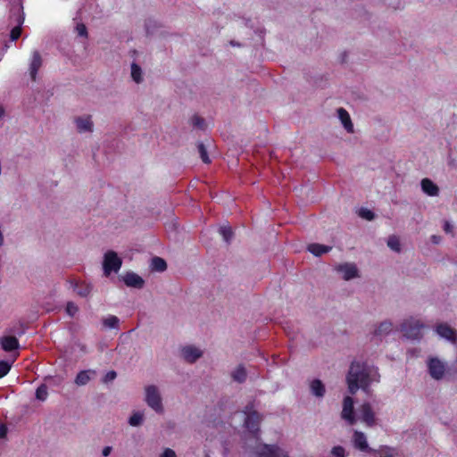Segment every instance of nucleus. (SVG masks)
Here are the masks:
<instances>
[{"label": "nucleus", "mask_w": 457, "mask_h": 457, "mask_svg": "<svg viewBox=\"0 0 457 457\" xmlns=\"http://www.w3.org/2000/svg\"><path fill=\"white\" fill-rule=\"evenodd\" d=\"M379 377L377 368L353 361L346 377L349 392L354 395L359 388H361L364 392L369 393L370 383L378 382Z\"/></svg>", "instance_id": "nucleus-1"}, {"label": "nucleus", "mask_w": 457, "mask_h": 457, "mask_svg": "<svg viewBox=\"0 0 457 457\" xmlns=\"http://www.w3.org/2000/svg\"><path fill=\"white\" fill-rule=\"evenodd\" d=\"M10 21L14 25L10 33L11 40H17L21 34V25L24 22V13L22 11V5L17 3L14 6H12L10 11Z\"/></svg>", "instance_id": "nucleus-2"}, {"label": "nucleus", "mask_w": 457, "mask_h": 457, "mask_svg": "<svg viewBox=\"0 0 457 457\" xmlns=\"http://www.w3.org/2000/svg\"><path fill=\"white\" fill-rule=\"evenodd\" d=\"M423 325L420 320L413 318L405 320L403 324L401 330L403 336L410 339H420L421 337V328Z\"/></svg>", "instance_id": "nucleus-3"}, {"label": "nucleus", "mask_w": 457, "mask_h": 457, "mask_svg": "<svg viewBox=\"0 0 457 457\" xmlns=\"http://www.w3.org/2000/svg\"><path fill=\"white\" fill-rule=\"evenodd\" d=\"M121 263V259L115 252L108 251L104 254L103 262L104 274L108 276L111 272H117L120 269Z\"/></svg>", "instance_id": "nucleus-4"}, {"label": "nucleus", "mask_w": 457, "mask_h": 457, "mask_svg": "<svg viewBox=\"0 0 457 457\" xmlns=\"http://www.w3.org/2000/svg\"><path fill=\"white\" fill-rule=\"evenodd\" d=\"M145 400L147 404L155 411H162V399L156 386H149L145 388Z\"/></svg>", "instance_id": "nucleus-5"}, {"label": "nucleus", "mask_w": 457, "mask_h": 457, "mask_svg": "<svg viewBox=\"0 0 457 457\" xmlns=\"http://www.w3.org/2000/svg\"><path fill=\"white\" fill-rule=\"evenodd\" d=\"M258 457H288L287 453L274 445H262L256 449Z\"/></svg>", "instance_id": "nucleus-6"}, {"label": "nucleus", "mask_w": 457, "mask_h": 457, "mask_svg": "<svg viewBox=\"0 0 457 457\" xmlns=\"http://www.w3.org/2000/svg\"><path fill=\"white\" fill-rule=\"evenodd\" d=\"M341 417L349 425L356 423L357 419L354 415L353 400L351 396H345L344 398Z\"/></svg>", "instance_id": "nucleus-7"}, {"label": "nucleus", "mask_w": 457, "mask_h": 457, "mask_svg": "<svg viewBox=\"0 0 457 457\" xmlns=\"http://www.w3.org/2000/svg\"><path fill=\"white\" fill-rule=\"evenodd\" d=\"M359 419L364 422L368 427H373L376 424L375 412L370 403H362L359 409Z\"/></svg>", "instance_id": "nucleus-8"}, {"label": "nucleus", "mask_w": 457, "mask_h": 457, "mask_svg": "<svg viewBox=\"0 0 457 457\" xmlns=\"http://www.w3.org/2000/svg\"><path fill=\"white\" fill-rule=\"evenodd\" d=\"M428 367L429 374L433 378L439 380L444 377L445 372V366L437 358L429 359Z\"/></svg>", "instance_id": "nucleus-9"}, {"label": "nucleus", "mask_w": 457, "mask_h": 457, "mask_svg": "<svg viewBox=\"0 0 457 457\" xmlns=\"http://www.w3.org/2000/svg\"><path fill=\"white\" fill-rule=\"evenodd\" d=\"M353 442L354 447L361 452L372 453V451L375 450L369 447L366 436L363 432L355 430L353 436Z\"/></svg>", "instance_id": "nucleus-10"}, {"label": "nucleus", "mask_w": 457, "mask_h": 457, "mask_svg": "<svg viewBox=\"0 0 457 457\" xmlns=\"http://www.w3.org/2000/svg\"><path fill=\"white\" fill-rule=\"evenodd\" d=\"M436 333L452 343L457 342V331L447 324H439L436 327Z\"/></svg>", "instance_id": "nucleus-11"}, {"label": "nucleus", "mask_w": 457, "mask_h": 457, "mask_svg": "<svg viewBox=\"0 0 457 457\" xmlns=\"http://www.w3.org/2000/svg\"><path fill=\"white\" fill-rule=\"evenodd\" d=\"M260 421L261 417L259 413L256 411H252L247 414L245 420V425L250 432L256 433L259 431Z\"/></svg>", "instance_id": "nucleus-12"}, {"label": "nucleus", "mask_w": 457, "mask_h": 457, "mask_svg": "<svg viewBox=\"0 0 457 457\" xmlns=\"http://www.w3.org/2000/svg\"><path fill=\"white\" fill-rule=\"evenodd\" d=\"M183 358L188 362H194L202 356V352L195 346H185L181 350Z\"/></svg>", "instance_id": "nucleus-13"}, {"label": "nucleus", "mask_w": 457, "mask_h": 457, "mask_svg": "<svg viewBox=\"0 0 457 457\" xmlns=\"http://www.w3.org/2000/svg\"><path fill=\"white\" fill-rule=\"evenodd\" d=\"M0 345L4 351L12 352L19 348V341L15 337L5 336L0 338Z\"/></svg>", "instance_id": "nucleus-14"}, {"label": "nucleus", "mask_w": 457, "mask_h": 457, "mask_svg": "<svg viewBox=\"0 0 457 457\" xmlns=\"http://www.w3.org/2000/svg\"><path fill=\"white\" fill-rule=\"evenodd\" d=\"M124 283L128 287L141 288L144 286L143 278L136 273H127L123 278Z\"/></svg>", "instance_id": "nucleus-15"}, {"label": "nucleus", "mask_w": 457, "mask_h": 457, "mask_svg": "<svg viewBox=\"0 0 457 457\" xmlns=\"http://www.w3.org/2000/svg\"><path fill=\"white\" fill-rule=\"evenodd\" d=\"M421 188L429 196H436L439 193L438 187L429 179L421 180Z\"/></svg>", "instance_id": "nucleus-16"}, {"label": "nucleus", "mask_w": 457, "mask_h": 457, "mask_svg": "<svg viewBox=\"0 0 457 457\" xmlns=\"http://www.w3.org/2000/svg\"><path fill=\"white\" fill-rule=\"evenodd\" d=\"M42 65V58L38 51H34L30 63V76L32 80H36L37 73Z\"/></svg>", "instance_id": "nucleus-17"}, {"label": "nucleus", "mask_w": 457, "mask_h": 457, "mask_svg": "<svg viewBox=\"0 0 457 457\" xmlns=\"http://www.w3.org/2000/svg\"><path fill=\"white\" fill-rule=\"evenodd\" d=\"M338 118L340 119L344 128L347 130L349 133L353 132V125L352 123L351 118L349 113L344 108H339L337 110Z\"/></svg>", "instance_id": "nucleus-18"}, {"label": "nucleus", "mask_w": 457, "mask_h": 457, "mask_svg": "<svg viewBox=\"0 0 457 457\" xmlns=\"http://www.w3.org/2000/svg\"><path fill=\"white\" fill-rule=\"evenodd\" d=\"M338 270L343 273V278L349 280L358 276V270L353 264H345L338 267Z\"/></svg>", "instance_id": "nucleus-19"}, {"label": "nucleus", "mask_w": 457, "mask_h": 457, "mask_svg": "<svg viewBox=\"0 0 457 457\" xmlns=\"http://www.w3.org/2000/svg\"><path fill=\"white\" fill-rule=\"evenodd\" d=\"M76 124H77V128L79 132H86V131L92 130L93 123H92L89 116L85 117V118H82V117L77 118Z\"/></svg>", "instance_id": "nucleus-20"}, {"label": "nucleus", "mask_w": 457, "mask_h": 457, "mask_svg": "<svg viewBox=\"0 0 457 457\" xmlns=\"http://www.w3.org/2000/svg\"><path fill=\"white\" fill-rule=\"evenodd\" d=\"M372 454L375 457H395L396 452L394 448L384 445L372 451Z\"/></svg>", "instance_id": "nucleus-21"}, {"label": "nucleus", "mask_w": 457, "mask_h": 457, "mask_svg": "<svg viewBox=\"0 0 457 457\" xmlns=\"http://www.w3.org/2000/svg\"><path fill=\"white\" fill-rule=\"evenodd\" d=\"M330 246L320 244H311L308 245V250L316 256H320L323 253L329 252Z\"/></svg>", "instance_id": "nucleus-22"}, {"label": "nucleus", "mask_w": 457, "mask_h": 457, "mask_svg": "<svg viewBox=\"0 0 457 457\" xmlns=\"http://www.w3.org/2000/svg\"><path fill=\"white\" fill-rule=\"evenodd\" d=\"M311 390L312 393L318 397H321L325 394L324 385L319 379H315L312 382Z\"/></svg>", "instance_id": "nucleus-23"}, {"label": "nucleus", "mask_w": 457, "mask_h": 457, "mask_svg": "<svg viewBox=\"0 0 457 457\" xmlns=\"http://www.w3.org/2000/svg\"><path fill=\"white\" fill-rule=\"evenodd\" d=\"M91 287L90 285L85 283V282H79L76 283L74 287V290L77 293V295L80 296H87L91 292Z\"/></svg>", "instance_id": "nucleus-24"}, {"label": "nucleus", "mask_w": 457, "mask_h": 457, "mask_svg": "<svg viewBox=\"0 0 457 457\" xmlns=\"http://www.w3.org/2000/svg\"><path fill=\"white\" fill-rule=\"evenodd\" d=\"M393 329V324L389 321L381 322L378 328L375 330L378 336L387 335Z\"/></svg>", "instance_id": "nucleus-25"}, {"label": "nucleus", "mask_w": 457, "mask_h": 457, "mask_svg": "<svg viewBox=\"0 0 457 457\" xmlns=\"http://www.w3.org/2000/svg\"><path fill=\"white\" fill-rule=\"evenodd\" d=\"M167 268L166 262L160 257H154L152 260V269L156 271H163Z\"/></svg>", "instance_id": "nucleus-26"}, {"label": "nucleus", "mask_w": 457, "mask_h": 457, "mask_svg": "<svg viewBox=\"0 0 457 457\" xmlns=\"http://www.w3.org/2000/svg\"><path fill=\"white\" fill-rule=\"evenodd\" d=\"M232 378L235 381L242 383L246 378V371L243 366H239L232 373Z\"/></svg>", "instance_id": "nucleus-27"}, {"label": "nucleus", "mask_w": 457, "mask_h": 457, "mask_svg": "<svg viewBox=\"0 0 457 457\" xmlns=\"http://www.w3.org/2000/svg\"><path fill=\"white\" fill-rule=\"evenodd\" d=\"M90 380L89 371L83 370L80 371L76 378L75 383L79 386H84Z\"/></svg>", "instance_id": "nucleus-28"}, {"label": "nucleus", "mask_w": 457, "mask_h": 457, "mask_svg": "<svg viewBox=\"0 0 457 457\" xmlns=\"http://www.w3.org/2000/svg\"><path fill=\"white\" fill-rule=\"evenodd\" d=\"M387 245L393 250V251H395V252H400L401 250V244H400V240L399 238L393 235V236H390L388 237V240H387Z\"/></svg>", "instance_id": "nucleus-29"}, {"label": "nucleus", "mask_w": 457, "mask_h": 457, "mask_svg": "<svg viewBox=\"0 0 457 457\" xmlns=\"http://www.w3.org/2000/svg\"><path fill=\"white\" fill-rule=\"evenodd\" d=\"M119 319L114 315H110L107 318L104 319L103 323L106 328H115L119 325Z\"/></svg>", "instance_id": "nucleus-30"}, {"label": "nucleus", "mask_w": 457, "mask_h": 457, "mask_svg": "<svg viewBox=\"0 0 457 457\" xmlns=\"http://www.w3.org/2000/svg\"><path fill=\"white\" fill-rule=\"evenodd\" d=\"M141 74H142L141 68L137 64L132 63L131 76L137 83H139L142 80Z\"/></svg>", "instance_id": "nucleus-31"}, {"label": "nucleus", "mask_w": 457, "mask_h": 457, "mask_svg": "<svg viewBox=\"0 0 457 457\" xmlns=\"http://www.w3.org/2000/svg\"><path fill=\"white\" fill-rule=\"evenodd\" d=\"M47 386L46 385H41L37 387L36 391V397L40 401H45L47 397Z\"/></svg>", "instance_id": "nucleus-32"}, {"label": "nucleus", "mask_w": 457, "mask_h": 457, "mask_svg": "<svg viewBox=\"0 0 457 457\" xmlns=\"http://www.w3.org/2000/svg\"><path fill=\"white\" fill-rule=\"evenodd\" d=\"M220 233L223 237L224 240L228 243L229 242V240L231 239V237L233 236L232 229L229 226L220 227Z\"/></svg>", "instance_id": "nucleus-33"}, {"label": "nucleus", "mask_w": 457, "mask_h": 457, "mask_svg": "<svg viewBox=\"0 0 457 457\" xmlns=\"http://www.w3.org/2000/svg\"><path fill=\"white\" fill-rule=\"evenodd\" d=\"M143 418L144 416L142 413L136 412L129 418V422L131 426H138L142 423Z\"/></svg>", "instance_id": "nucleus-34"}, {"label": "nucleus", "mask_w": 457, "mask_h": 457, "mask_svg": "<svg viewBox=\"0 0 457 457\" xmlns=\"http://www.w3.org/2000/svg\"><path fill=\"white\" fill-rule=\"evenodd\" d=\"M191 123H192L193 127H195V128H197L200 129H204V120L203 118H201L200 116L194 115L191 118Z\"/></svg>", "instance_id": "nucleus-35"}, {"label": "nucleus", "mask_w": 457, "mask_h": 457, "mask_svg": "<svg viewBox=\"0 0 457 457\" xmlns=\"http://www.w3.org/2000/svg\"><path fill=\"white\" fill-rule=\"evenodd\" d=\"M198 151H199L200 157H201L202 161L204 163H209L211 161H210L209 156L207 154V151L205 149V146L204 145L203 143H200L198 145Z\"/></svg>", "instance_id": "nucleus-36"}, {"label": "nucleus", "mask_w": 457, "mask_h": 457, "mask_svg": "<svg viewBox=\"0 0 457 457\" xmlns=\"http://www.w3.org/2000/svg\"><path fill=\"white\" fill-rule=\"evenodd\" d=\"M12 364L6 361H0V378L4 377L11 370Z\"/></svg>", "instance_id": "nucleus-37"}, {"label": "nucleus", "mask_w": 457, "mask_h": 457, "mask_svg": "<svg viewBox=\"0 0 457 457\" xmlns=\"http://www.w3.org/2000/svg\"><path fill=\"white\" fill-rule=\"evenodd\" d=\"M359 215L367 220H372L374 219V213L370 210L365 208H361L359 211Z\"/></svg>", "instance_id": "nucleus-38"}, {"label": "nucleus", "mask_w": 457, "mask_h": 457, "mask_svg": "<svg viewBox=\"0 0 457 457\" xmlns=\"http://www.w3.org/2000/svg\"><path fill=\"white\" fill-rule=\"evenodd\" d=\"M78 307L75 303L69 302L66 306V312L70 316H74L78 312Z\"/></svg>", "instance_id": "nucleus-39"}, {"label": "nucleus", "mask_w": 457, "mask_h": 457, "mask_svg": "<svg viewBox=\"0 0 457 457\" xmlns=\"http://www.w3.org/2000/svg\"><path fill=\"white\" fill-rule=\"evenodd\" d=\"M331 453L335 457H345V449L342 446H335L331 450Z\"/></svg>", "instance_id": "nucleus-40"}, {"label": "nucleus", "mask_w": 457, "mask_h": 457, "mask_svg": "<svg viewBox=\"0 0 457 457\" xmlns=\"http://www.w3.org/2000/svg\"><path fill=\"white\" fill-rule=\"evenodd\" d=\"M117 374L115 371L112 370L105 374V376L103 378L104 383H108L115 379Z\"/></svg>", "instance_id": "nucleus-41"}, {"label": "nucleus", "mask_w": 457, "mask_h": 457, "mask_svg": "<svg viewBox=\"0 0 457 457\" xmlns=\"http://www.w3.org/2000/svg\"><path fill=\"white\" fill-rule=\"evenodd\" d=\"M76 30L79 36H81V37L87 36V28L84 24H82V23L78 24L76 27Z\"/></svg>", "instance_id": "nucleus-42"}, {"label": "nucleus", "mask_w": 457, "mask_h": 457, "mask_svg": "<svg viewBox=\"0 0 457 457\" xmlns=\"http://www.w3.org/2000/svg\"><path fill=\"white\" fill-rule=\"evenodd\" d=\"M161 457H177L175 452L171 449H166Z\"/></svg>", "instance_id": "nucleus-43"}, {"label": "nucleus", "mask_w": 457, "mask_h": 457, "mask_svg": "<svg viewBox=\"0 0 457 457\" xmlns=\"http://www.w3.org/2000/svg\"><path fill=\"white\" fill-rule=\"evenodd\" d=\"M7 435V428L5 425H0V438H4Z\"/></svg>", "instance_id": "nucleus-44"}, {"label": "nucleus", "mask_w": 457, "mask_h": 457, "mask_svg": "<svg viewBox=\"0 0 457 457\" xmlns=\"http://www.w3.org/2000/svg\"><path fill=\"white\" fill-rule=\"evenodd\" d=\"M444 229L445 232H452V225L448 221H445Z\"/></svg>", "instance_id": "nucleus-45"}, {"label": "nucleus", "mask_w": 457, "mask_h": 457, "mask_svg": "<svg viewBox=\"0 0 457 457\" xmlns=\"http://www.w3.org/2000/svg\"><path fill=\"white\" fill-rule=\"evenodd\" d=\"M111 451H112V447H110V446L104 447L103 450V455L108 456L111 453Z\"/></svg>", "instance_id": "nucleus-46"}, {"label": "nucleus", "mask_w": 457, "mask_h": 457, "mask_svg": "<svg viewBox=\"0 0 457 457\" xmlns=\"http://www.w3.org/2000/svg\"><path fill=\"white\" fill-rule=\"evenodd\" d=\"M4 114V109L2 105H0V118L3 117Z\"/></svg>", "instance_id": "nucleus-47"}, {"label": "nucleus", "mask_w": 457, "mask_h": 457, "mask_svg": "<svg viewBox=\"0 0 457 457\" xmlns=\"http://www.w3.org/2000/svg\"><path fill=\"white\" fill-rule=\"evenodd\" d=\"M17 3H20L21 4V0H15L12 4V6H14Z\"/></svg>", "instance_id": "nucleus-48"}, {"label": "nucleus", "mask_w": 457, "mask_h": 457, "mask_svg": "<svg viewBox=\"0 0 457 457\" xmlns=\"http://www.w3.org/2000/svg\"><path fill=\"white\" fill-rule=\"evenodd\" d=\"M433 239H434L435 242H436V236H433Z\"/></svg>", "instance_id": "nucleus-49"}, {"label": "nucleus", "mask_w": 457, "mask_h": 457, "mask_svg": "<svg viewBox=\"0 0 457 457\" xmlns=\"http://www.w3.org/2000/svg\"><path fill=\"white\" fill-rule=\"evenodd\" d=\"M433 239H434L435 242H436V236H433Z\"/></svg>", "instance_id": "nucleus-50"}]
</instances>
